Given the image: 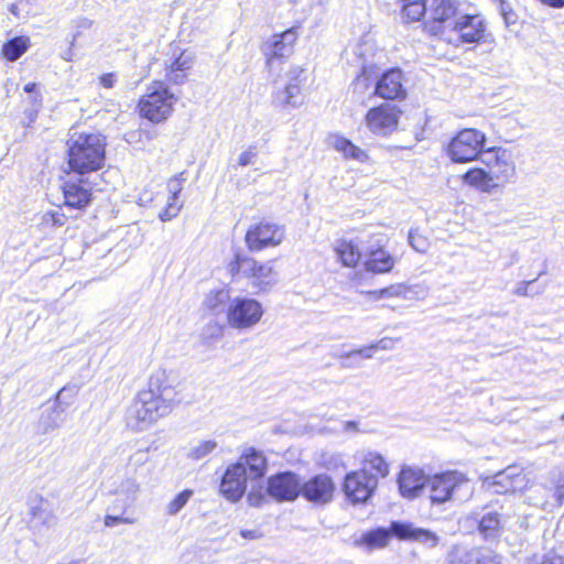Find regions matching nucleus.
<instances>
[{
	"label": "nucleus",
	"instance_id": "nucleus-52",
	"mask_svg": "<svg viewBox=\"0 0 564 564\" xmlns=\"http://www.w3.org/2000/svg\"><path fill=\"white\" fill-rule=\"evenodd\" d=\"M258 154V150L256 145H249L243 152L240 153L238 158V163L241 166H247L253 162Z\"/></svg>",
	"mask_w": 564,
	"mask_h": 564
},
{
	"label": "nucleus",
	"instance_id": "nucleus-24",
	"mask_svg": "<svg viewBox=\"0 0 564 564\" xmlns=\"http://www.w3.org/2000/svg\"><path fill=\"white\" fill-rule=\"evenodd\" d=\"M427 478L421 469L405 467L399 476V489L404 498H415L426 485Z\"/></svg>",
	"mask_w": 564,
	"mask_h": 564
},
{
	"label": "nucleus",
	"instance_id": "nucleus-12",
	"mask_svg": "<svg viewBox=\"0 0 564 564\" xmlns=\"http://www.w3.org/2000/svg\"><path fill=\"white\" fill-rule=\"evenodd\" d=\"M305 69L301 66H292L288 72L286 83L283 87H276L272 102L284 110L296 109L302 105V89L301 84L305 80Z\"/></svg>",
	"mask_w": 564,
	"mask_h": 564
},
{
	"label": "nucleus",
	"instance_id": "nucleus-47",
	"mask_svg": "<svg viewBox=\"0 0 564 564\" xmlns=\"http://www.w3.org/2000/svg\"><path fill=\"white\" fill-rule=\"evenodd\" d=\"M247 261H251V258L236 254L235 260L228 264V270L232 276L241 274L245 276V268Z\"/></svg>",
	"mask_w": 564,
	"mask_h": 564
},
{
	"label": "nucleus",
	"instance_id": "nucleus-56",
	"mask_svg": "<svg viewBox=\"0 0 564 564\" xmlns=\"http://www.w3.org/2000/svg\"><path fill=\"white\" fill-rule=\"evenodd\" d=\"M532 283H533V281L519 283L518 286L514 289L513 294L518 295V296L530 295L529 288Z\"/></svg>",
	"mask_w": 564,
	"mask_h": 564
},
{
	"label": "nucleus",
	"instance_id": "nucleus-62",
	"mask_svg": "<svg viewBox=\"0 0 564 564\" xmlns=\"http://www.w3.org/2000/svg\"><path fill=\"white\" fill-rule=\"evenodd\" d=\"M35 87H36V84L29 83L24 86V91L31 94L35 90Z\"/></svg>",
	"mask_w": 564,
	"mask_h": 564
},
{
	"label": "nucleus",
	"instance_id": "nucleus-37",
	"mask_svg": "<svg viewBox=\"0 0 564 564\" xmlns=\"http://www.w3.org/2000/svg\"><path fill=\"white\" fill-rule=\"evenodd\" d=\"M29 44V37L17 36L3 45L2 54L8 61L14 62L28 50Z\"/></svg>",
	"mask_w": 564,
	"mask_h": 564
},
{
	"label": "nucleus",
	"instance_id": "nucleus-22",
	"mask_svg": "<svg viewBox=\"0 0 564 564\" xmlns=\"http://www.w3.org/2000/svg\"><path fill=\"white\" fill-rule=\"evenodd\" d=\"M64 203L67 207L83 209L91 199V188L84 178L68 180L63 185Z\"/></svg>",
	"mask_w": 564,
	"mask_h": 564
},
{
	"label": "nucleus",
	"instance_id": "nucleus-19",
	"mask_svg": "<svg viewBox=\"0 0 564 564\" xmlns=\"http://www.w3.org/2000/svg\"><path fill=\"white\" fill-rule=\"evenodd\" d=\"M334 491L335 485L332 478L322 474L312 477L304 484L301 482L300 494L311 502L325 505L332 500Z\"/></svg>",
	"mask_w": 564,
	"mask_h": 564
},
{
	"label": "nucleus",
	"instance_id": "nucleus-10",
	"mask_svg": "<svg viewBox=\"0 0 564 564\" xmlns=\"http://www.w3.org/2000/svg\"><path fill=\"white\" fill-rule=\"evenodd\" d=\"M285 238V228L269 220H261L249 227L246 232V245L252 252L275 248Z\"/></svg>",
	"mask_w": 564,
	"mask_h": 564
},
{
	"label": "nucleus",
	"instance_id": "nucleus-42",
	"mask_svg": "<svg viewBox=\"0 0 564 564\" xmlns=\"http://www.w3.org/2000/svg\"><path fill=\"white\" fill-rule=\"evenodd\" d=\"M194 492L191 489H185L177 494L167 505L166 513L169 516H176L193 497Z\"/></svg>",
	"mask_w": 564,
	"mask_h": 564
},
{
	"label": "nucleus",
	"instance_id": "nucleus-58",
	"mask_svg": "<svg viewBox=\"0 0 564 564\" xmlns=\"http://www.w3.org/2000/svg\"><path fill=\"white\" fill-rule=\"evenodd\" d=\"M539 1L550 8H555V9L564 8V0H539Z\"/></svg>",
	"mask_w": 564,
	"mask_h": 564
},
{
	"label": "nucleus",
	"instance_id": "nucleus-39",
	"mask_svg": "<svg viewBox=\"0 0 564 564\" xmlns=\"http://www.w3.org/2000/svg\"><path fill=\"white\" fill-rule=\"evenodd\" d=\"M479 531L486 538H496L500 531V516L497 512H488L479 521Z\"/></svg>",
	"mask_w": 564,
	"mask_h": 564
},
{
	"label": "nucleus",
	"instance_id": "nucleus-16",
	"mask_svg": "<svg viewBox=\"0 0 564 564\" xmlns=\"http://www.w3.org/2000/svg\"><path fill=\"white\" fill-rule=\"evenodd\" d=\"M488 488H492L496 494H511L524 489L528 479L520 466L512 465L497 473L485 480Z\"/></svg>",
	"mask_w": 564,
	"mask_h": 564
},
{
	"label": "nucleus",
	"instance_id": "nucleus-21",
	"mask_svg": "<svg viewBox=\"0 0 564 564\" xmlns=\"http://www.w3.org/2000/svg\"><path fill=\"white\" fill-rule=\"evenodd\" d=\"M390 532L401 540H411L430 547H434L438 543V536L426 529L414 527L410 522L394 521L390 525Z\"/></svg>",
	"mask_w": 564,
	"mask_h": 564
},
{
	"label": "nucleus",
	"instance_id": "nucleus-49",
	"mask_svg": "<svg viewBox=\"0 0 564 564\" xmlns=\"http://www.w3.org/2000/svg\"><path fill=\"white\" fill-rule=\"evenodd\" d=\"M371 85L370 78L367 75L366 66L362 65L361 73L355 78L352 83L354 91L364 93Z\"/></svg>",
	"mask_w": 564,
	"mask_h": 564
},
{
	"label": "nucleus",
	"instance_id": "nucleus-40",
	"mask_svg": "<svg viewBox=\"0 0 564 564\" xmlns=\"http://www.w3.org/2000/svg\"><path fill=\"white\" fill-rule=\"evenodd\" d=\"M32 518L30 520V525L33 530L41 531L37 528L40 524L45 525L46 528L54 527L56 524L55 516L47 509L41 507H33L31 509Z\"/></svg>",
	"mask_w": 564,
	"mask_h": 564
},
{
	"label": "nucleus",
	"instance_id": "nucleus-3",
	"mask_svg": "<svg viewBox=\"0 0 564 564\" xmlns=\"http://www.w3.org/2000/svg\"><path fill=\"white\" fill-rule=\"evenodd\" d=\"M178 400L159 394L139 393L129 412L128 425L135 431H144L161 417L172 412Z\"/></svg>",
	"mask_w": 564,
	"mask_h": 564
},
{
	"label": "nucleus",
	"instance_id": "nucleus-59",
	"mask_svg": "<svg viewBox=\"0 0 564 564\" xmlns=\"http://www.w3.org/2000/svg\"><path fill=\"white\" fill-rule=\"evenodd\" d=\"M207 330L210 332V337H219L221 335V327L217 324L209 325Z\"/></svg>",
	"mask_w": 564,
	"mask_h": 564
},
{
	"label": "nucleus",
	"instance_id": "nucleus-17",
	"mask_svg": "<svg viewBox=\"0 0 564 564\" xmlns=\"http://www.w3.org/2000/svg\"><path fill=\"white\" fill-rule=\"evenodd\" d=\"M377 488V476H369L366 469L349 473L344 482L346 496L355 503L365 502Z\"/></svg>",
	"mask_w": 564,
	"mask_h": 564
},
{
	"label": "nucleus",
	"instance_id": "nucleus-1",
	"mask_svg": "<svg viewBox=\"0 0 564 564\" xmlns=\"http://www.w3.org/2000/svg\"><path fill=\"white\" fill-rule=\"evenodd\" d=\"M151 456L148 448H138L130 453L121 467L102 486L109 496H113L111 509L113 511L128 510L137 500L141 484L139 479L151 474L149 464Z\"/></svg>",
	"mask_w": 564,
	"mask_h": 564
},
{
	"label": "nucleus",
	"instance_id": "nucleus-63",
	"mask_svg": "<svg viewBox=\"0 0 564 564\" xmlns=\"http://www.w3.org/2000/svg\"><path fill=\"white\" fill-rule=\"evenodd\" d=\"M242 536L253 539L256 535L252 531H243Z\"/></svg>",
	"mask_w": 564,
	"mask_h": 564
},
{
	"label": "nucleus",
	"instance_id": "nucleus-64",
	"mask_svg": "<svg viewBox=\"0 0 564 564\" xmlns=\"http://www.w3.org/2000/svg\"><path fill=\"white\" fill-rule=\"evenodd\" d=\"M356 54L359 55V56H364V50H362V46H358L357 50H356Z\"/></svg>",
	"mask_w": 564,
	"mask_h": 564
},
{
	"label": "nucleus",
	"instance_id": "nucleus-43",
	"mask_svg": "<svg viewBox=\"0 0 564 564\" xmlns=\"http://www.w3.org/2000/svg\"><path fill=\"white\" fill-rule=\"evenodd\" d=\"M126 512H127V510L113 511L111 509V503H110L108 507V513L105 516V519H104L105 525L108 528H111V527H116V525L122 524V523H126V524L134 523L133 518L124 516Z\"/></svg>",
	"mask_w": 564,
	"mask_h": 564
},
{
	"label": "nucleus",
	"instance_id": "nucleus-9",
	"mask_svg": "<svg viewBox=\"0 0 564 564\" xmlns=\"http://www.w3.org/2000/svg\"><path fill=\"white\" fill-rule=\"evenodd\" d=\"M264 314L262 304L249 297H235L227 311V323L234 329H249L257 325Z\"/></svg>",
	"mask_w": 564,
	"mask_h": 564
},
{
	"label": "nucleus",
	"instance_id": "nucleus-33",
	"mask_svg": "<svg viewBox=\"0 0 564 564\" xmlns=\"http://www.w3.org/2000/svg\"><path fill=\"white\" fill-rule=\"evenodd\" d=\"M395 343V339L384 337L370 346H366L360 349H355L349 352L343 354L340 358L347 361L352 360L356 356H361L364 358L369 359L372 357L375 350H391L394 348Z\"/></svg>",
	"mask_w": 564,
	"mask_h": 564
},
{
	"label": "nucleus",
	"instance_id": "nucleus-4",
	"mask_svg": "<svg viewBox=\"0 0 564 564\" xmlns=\"http://www.w3.org/2000/svg\"><path fill=\"white\" fill-rule=\"evenodd\" d=\"M176 100L163 82L155 80L139 101L140 113L154 123L165 121L172 115Z\"/></svg>",
	"mask_w": 564,
	"mask_h": 564
},
{
	"label": "nucleus",
	"instance_id": "nucleus-28",
	"mask_svg": "<svg viewBox=\"0 0 564 564\" xmlns=\"http://www.w3.org/2000/svg\"><path fill=\"white\" fill-rule=\"evenodd\" d=\"M236 464H241L250 480L260 479L267 470V459L261 452L248 448Z\"/></svg>",
	"mask_w": 564,
	"mask_h": 564
},
{
	"label": "nucleus",
	"instance_id": "nucleus-18",
	"mask_svg": "<svg viewBox=\"0 0 564 564\" xmlns=\"http://www.w3.org/2000/svg\"><path fill=\"white\" fill-rule=\"evenodd\" d=\"M403 73L399 68H391L377 79L373 94L387 100H401L406 96Z\"/></svg>",
	"mask_w": 564,
	"mask_h": 564
},
{
	"label": "nucleus",
	"instance_id": "nucleus-31",
	"mask_svg": "<svg viewBox=\"0 0 564 564\" xmlns=\"http://www.w3.org/2000/svg\"><path fill=\"white\" fill-rule=\"evenodd\" d=\"M230 301L227 290H212L203 301V308L212 315L218 316L225 312L227 313Z\"/></svg>",
	"mask_w": 564,
	"mask_h": 564
},
{
	"label": "nucleus",
	"instance_id": "nucleus-26",
	"mask_svg": "<svg viewBox=\"0 0 564 564\" xmlns=\"http://www.w3.org/2000/svg\"><path fill=\"white\" fill-rule=\"evenodd\" d=\"M195 63L192 52L183 51L166 68L165 76L174 85H183L187 80V73Z\"/></svg>",
	"mask_w": 564,
	"mask_h": 564
},
{
	"label": "nucleus",
	"instance_id": "nucleus-50",
	"mask_svg": "<svg viewBox=\"0 0 564 564\" xmlns=\"http://www.w3.org/2000/svg\"><path fill=\"white\" fill-rule=\"evenodd\" d=\"M528 564H563V561L554 554H534Z\"/></svg>",
	"mask_w": 564,
	"mask_h": 564
},
{
	"label": "nucleus",
	"instance_id": "nucleus-57",
	"mask_svg": "<svg viewBox=\"0 0 564 564\" xmlns=\"http://www.w3.org/2000/svg\"><path fill=\"white\" fill-rule=\"evenodd\" d=\"M500 13L503 15L506 23H510L511 21V8L508 3L501 0L500 3Z\"/></svg>",
	"mask_w": 564,
	"mask_h": 564
},
{
	"label": "nucleus",
	"instance_id": "nucleus-55",
	"mask_svg": "<svg viewBox=\"0 0 564 564\" xmlns=\"http://www.w3.org/2000/svg\"><path fill=\"white\" fill-rule=\"evenodd\" d=\"M100 85L105 88H112L117 82V77L113 73L104 74L100 76Z\"/></svg>",
	"mask_w": 564,
	"mask_h": 564
},
{
	"label": "nucleus",
	"instance_id": "nucleus-46",
	"mask_svg": "<svg viewBox=\"0 0 564 564\" xmlns=\"http://www.w3.org/2000/svg\"><path fill=\"white\" fill-rule=\"evenodd\" d=\"M477 563L476 564H500L501 558L492 550L477 549Z\"/></svg>",
	"mask_w": 564,
	"mask_h": 564
},
{
	"label": "nucleus",
	"instance_id": "nucleus-61",
	"mask_svg": "<svg viewBox=\"0 0 564 564\" xmlns=\"http://www.w3.org/2000/svg\"><path fill=\"white\" fill-rule=\"evenodd\" d=\"M63 412L64 410L56 404V427H59L63 422Z\"/></svg>",
	"mask_w": 564,
	"mask_h": 564
},
{
	"label": "nucleus",
	"instance_id": "nucleus-48",
	"mask_svg": "<svg viewBox=\"0 0 564 564\" xmlns=\"http://www.w3.org/2000/svg\"><path fill=\"white\" fill-rule=\"evenodd\" d=\"M408 288L403 284H394L379 291L380 297H405Z\"/></svg>",
	"mask_w": 564,
	"mask_h": 564
},
{
	"label": "nucleus",
	"instance_id": "nucleus-25",
	"mask_svg": "<svg viewBox=\"0 0 564 564\" xmlns=\"http://www.w3.org/2000/svg\"><path fill=\"white\" fill-rule=\"evenodd\" d=\"M328 144L335 151L340 153L345 160H352L359 163H366L370 159L366 150L354 144L350 140H348L341 134H330L328 137Z\"/></svg>",
	"mask_w": 564,
	"mask_h": 564
},
{
	"label": "nucleus",
	"instance_id": "nucleus-53",
	"mask_svg": "<svg viewBox=\"0 0 564 564\" xmlns=\"http://www.w3.org/2000/svg\"><path fill=\"white\" fill-rule=\"evenodd\" d=\"M182 174L178 175V176H175L173 178H171L169 182H167V191H169V194L172 196V198L175 200L178 196V194L181 193L182 188H183V184H182V178H181Z\"/></svg>",
	"mask_w": 564,
	"mask_h": 564
},
{
	"label": "nucleus",
	"instance_id": "nucleus-36",
	"mask_svg": "<svg viewBox=\"0 0 564 564\" xmlns=\"http://www.w3.org/2000/svg\"><path fill=\"white\" fill-rule=\"evenodd\" d=\"M404 4L402 7L403 18L408 22L420 21V19L424 15H429V1L425 0H403Z\"/></svg>",
	"mask_w": 564,
	"mask_h": 564
},
{
	"label": "nucleus",
	"instance_id": "nucleus-6",
	"mask_svg": "<svg viewBox=\"0 0 564 564\" xmlns=\"http://www.w3.org/2000/svg\"><path fill=\"white\" fill-rule=\"evenodd\" d=\"M462 13L455 0H429V19L424 28L432 35L443 39Z\"/></svg>",
	"mask_w": 564,
	"mask_h": 564
},
{
	"label": "nucleus",
	"instance_id": "nucleus-54",
	"mask_svg": "<svg viewBox=\"0 0 564 564\" xmlns=\"http://www.w3.org/2000/svg\"><path fill=\"white\" fill-rule=\"evenodd\" d=\"M263 491V488H260V491L259 492H256L253 491V489L249 492L248 495V501L251 506H260L261 501L263 500L264 498V492Z\"/></svg>",
	"mask_w": 564,
	"mask_h": 564
},
{
	"label": "nucleus",
	"instance_id": "nucleus-11",
	"mask_svg": "<svg viewBox=\"0 0 564 564\" xmlns=\"http://www.w3.org/2000/svg\"><path fill=\"white\" fill-rule=\"evenodd\" d=\"M486 24L477 14L462 13L443 40L458 45L459 43H477L485 37Z\"/></svg>",
	"mask_w": 564,
	"mask_h": 564
},
{
	"label": "nucleus",
	"instance_id": "nucleus-23",
	"mask_svg": "<svg viewBox=\"0 0 564 564\" xmlns=\"http://www.w3.org/2000/svg\"><path fill=\"white\" fill-rule=\"evenodd\" d=\"M245 278L252 279L254 286L267 290L276 283V272L271 262L260 263L251 258L243 265Z\"/></svg>",
	"mask_w": 564,
	"mask_h": 564
},
{
	"label": "nucleus",
	"instance_id": "nucleus-30",
	"mask_svg": "<svg viewBox=\"0 0 564 564\" xmlns=\"http://www.w3.org/2000/svg\"><path fill=\"white\" fill-rule=\"evenodd\" d=\"M395 264V259L384 249L379 248L369 252L364 263L365 270L375 274L390 272Z\"/></svg>",
	"mask_w": 564,
	"mask_h": 564
},
{
	"label": "nucleus",
	"instance_id": "nucleus-38",
	"mask_svg": "<svg viewBox=\"0 0 564 564\" xmlns=\"http://www.w3.org/2000/svg\"><path fill=\"white\" fill-rule=\"evenodd\" d=\"M218 447V444L214 440H202L197 443H193L188 451L187 457L193 460H200L214 453Z\"/></svg>",
	"mask_w": 564,
	"mask_h": 564
},
{
	"label": "nucleus",
	"instance_id": "nucleus-35",
	"mask_svg": "<svg viewBox=\"0 0 564 564\" xmlns=\"http://www.w3.org/2000/svg\"><path fill=\"white\" fill-rule=\"evenodd\" d=\"M390 532L386 529H377L365 533L358 544L365 546L367 550L383 547L388 544Z\"/></svg>",
	"mask_w": 564,
	"mask_h": 564
},
{
	"label": "nucleus",
	"instance_id": "nucleus-45",
	"mask_svg": "<svg viewBox=\"0 0 564 564\" xmlns=\"http://www.w3.org/2000/svg\"><path fill=\"white\" fill-rule=\"evenodd\" d=\"M408 239L410 246L417 252H425L429 248L427 239L416 229L410 230Z\"/></svg>",
	"mask_w": 564,
	"mask_h": 564
},
{
	"label": "nucleus",
	"instance_id": "nucleus-41",
	"mask_svg": "<svg viewBox=\"0 0 564 564\" xmlns=\"http://www.w3.org/2000/svg\"><path fill=\"white\" fill-rule=\"evenodd\" d=\"M476 555L477 547L455 546L448 555V564H475L477 563Z\"/></svg>",
	"mask_w": 564,
	"mask_h": 564
},
{
	"label": "nucleus",
	"instance_id": "nucleus-8",
	"mask_svg": "<svg viewBox=\"0 0 564 564\" xmlns=\"http://www.w3.org/2000/svg\"><path fill=\"white\" fill-rule=\"evenodd\" d=\"M498 188L505 187L516 175V163L512 153L503 148H490L479 156Z\"/></svg>",
	"mask_w": 564,
	"mask_h": 564
},
{
	"label": "nucleus",
	"instance_id": "nucleus-51",
	"mask_svg": "<svg viewBox=\"0 0 564 564\" xmlns=\"http://www.w3.org/2000/svg\"><path fill=\"white\" fill-rule=\"evenodd\" d=\"M65 219V215L59 212H47L43 215L42 223L46 226H63Z\"/></svg>",
	"mask_w": 564,
	"mask_h": 564
},
{
	"label": "nucleus",
	"instance_id": "nucleus-60",
	"mask_svg": "<svg viewBox=\"0 0 564 564\" xmlns=\"http://www.w3.org/2000/svg\"><path fill=\"white\" fill-rule=\"evenodd\" d=\"M344 431L345 432H356L357 431V422H355V421H346L344 423Z\"/></svg>",
	"mask_w": 564,
	"mask_h": 564
},
{
	"label": "nucleus",
	"instance_id": "nucleus-32",
	"mask_svg": "<svg viewBox=\"0 0 564 564\" xmlns=\"http://www.w3.org/2000/svg\"><path fill=\"white\" fill-rule=\"evenodd\" d=\"M334 251L341 264L347 268H355L361 257L359 248L350 240H337Z\"/></svg>",
	"mask_w": 564,
	"mask_h": 564
},
{
	"label": "nucleus",
	"instance_id": "nucleus-27",
	"mask_svg": "<svg viewBox=\"0 0 564 564\" xmlns=\"http://www.w3.org/2000/svg\"><path fill=\"white\" fill-rule=\"evenodd\" d=\"M144 394H159L167 398L177 399V390L174 381L164 370H158L150 377L148 389L141 391Z\"/></svg>",
	"mask_w": 564,
	"mask_h": 564
},
{
	"label": "nucleus",
	"instance_id": "nucleus-13",
	"mask_svg": "<svg viewBox=\"0 0 564 564\" xmlns=\"http://www.w3.org/2000/svg\"><path fill=\"white\" fill-rule=\"evenodd\" d=\"M401 115L402 110L397 105L381 104L367 111L365 123L372 133L387 137L398 129Z\"/></svg>",
	"mask_w": 564,
	"mask_h": 564
},
{
	"label": "nucleus",
	"instance_id": "nucleus-14",
	"mask_svg": "<svg viewBox=\"0 0 564 564\" xmlns=\"http://www.w3.org/2000/svg\"><path fill=\"white\" fill-rule=\"evenodd\" d=\"M297 36L296 29L292 28L282 33L273 34L263 43L262 52L270 69L273 68L275 61L284 59L292 55Z\"/></svg>",
	"mask_w": 564,
	"mask_h": 564
},
{
	"label": "nucleus",
	"instance_id": "nucleus-2",
	"mask_svg": "<svg viewBox=\"0 0 564 564\" xmlns=\"http://www.w3.org/2000/svg\"><path fill=\"white\" fill-rule=\"evenodd\" d=\"M67 163L72 171L86 174L102 167L106 155V138L99 132L68 133Z\"/></svg>",
	"mask_w": 564,
	"mask_h": 564
},
{
	"label": "nucleus",
	"instance_id": "nucleus-7",
	"mask_svg": "<svg viewBox=\"0 0 564 564\" xmlns=\"http://www.w3.org/2000/svg\"><path fill=\"white\" fill-rule=\"evenodd\" d=\"M486 135L476 129L459 131L447 145V155L455 163H466L479 159Z\"/></svg>",
	"mask_w": 564,
	"mask_h": 564
},
{
	"label": "nucleus",
	"instance_id": "nucleus-15",
	"mask_svg": "<svg viewBox=\"0 0 564 564\" xmlns=\"http://www.w3.org/2000/svg\"><path fill=\"white\" fill-rule=\"evenodd\" d=\"M300 492L301 479L294 473H279L267 480L265 494L276 501H293Z\"/></svg>",
	"mask_w": 564,
	"mask_h": 564
},
{
	"label": "nucleus",
	"instance_id": "nucleus-44",
	"mask_svg": "<svg viewBox=\"0 0 564 564\" xmlns=\"http://www.w3.org/2000/svg\"><path fill=\"white\" fill-rule=\"evenodd\" d=\"M182 208V203H178V197L174 200L172 196H169L166 207L159 214V218L162 221H169L176 217Z\"/></svg>",
	"mask_w": 564,
	"mask_h": 564
},
{
	"label": "nucleus",
	"instance_id": "nucleus-29",
	"mask_svg": "<svg viewBox=\"0 0 564 564\" xmlns=\"http://www.w3.org/2000/svg\"><path fill=\"white\" fill-rule=\"evenodd\" d=\"M463 183L485 194H492L499 188L486 169H469L463 176Z\"/></svg>",
	"mask_w": 564,
	"mask_h": 564
},
{
	"label": "nucleus",
	"instance_id": "nucleus-34",
	"mask_svg": "<svg viewBox=\"0 0 564 564\" xmlns=\"http://www.w3.org/2000/svg\"><path fill=\"white\" fill-rule=\"evenodd\" d=\"M369 476L386 477L389 474V465L386 459L376 452H368L364 457V467Z\"/></svg>",
	"mask_w": 564,
	"mask_h": 564
},
{
	"label": "nucleus",
	"instance_id": "nucleus-5",
	"mask_svg": "<svg viewBox=\"0 0 564 564\" xmlns=\"http://www.w3.org/2000/svg\"><path fill=\"white\" fill-rule=\"evenodd\" d=\"M430 498L433 503H444L452 498L465 499L471 495L467 477L459 471H447L429 478Z\"/></svg>",
	"mask_w": 564,
	"mask_h": 564
},
{
	"label": "nucleus",
	"instance_id": "nucleus-20",
	"mask_svg": "<svg viewBox=\"0 0 564 564\" xmlns=\"http://www.w3.org/2000/svg\"><path fill=\"white\" fill-rule=\"evenodd\" d=\"M247 479H249L241 464L230 465L220 482V492L230 501H238L247 489Z\"/></svg>",
	"mask_w": 564,
	"mask_h": 564
}]
</instances>
